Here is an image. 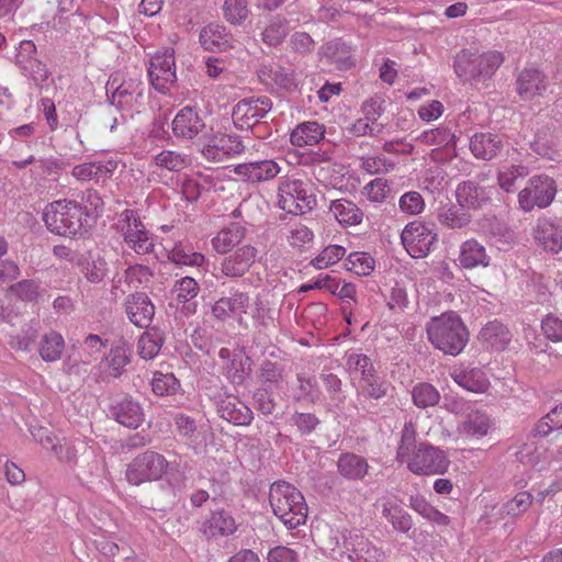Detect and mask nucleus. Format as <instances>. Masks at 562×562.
<instances>
[{
  "instance_id": "f257e3e1",
  "label": "nucleus",
  "mask_w": 562,
  "mask_h": 562,
  "mask_svg": "<svg viewBox=\"0 0 562 562\" xmlns=\"http://www.w3.org/2000/svg\"><path fill=\"white\" fill-rule=\"evenodd\" d=\"M396 461L406 464L416 475H437L448 471L450 461L442 449L428 442L416 441V430L412 423L405 424L396 449Z\"/></svg>"
},
{
  "instance_id": "f03ea898",
  "label": "nucleus",
  "mask_w": 562,
  "mask_h": 562,
  "mask_svg": "<svg viewBox=\"0 0 562 562\" xmlns=\"http://www.w3.org/2000/svg\"><path fill=\"white\" fill-rule=\"evenodd\" d=\"M537 442L525 445L517 452L522 464L538 467L562 459V404L541 418L535 428Z\"/></svg>"
},
{
  "instance_id": "7ed1b4c3",
  "label": "nucleus",
  "mask_w": 562,
  "mask_h": 562,
  "mask_svg": "<svg viewBox=\"0 0 562 562\" xmlns=\"http://www.w3.org/2000/svg\"><path fill=\"white\" fill-rule=\"evenodd\" d=\"M426 330L432 347L447 355L458 356L467 346L468 330L456 312L431 317Z\"/></svg>"
},
{
  "instance_id": "20e7f679",
  "label": "nucleus",
  "mask_w": 562,
  "mask_h": 562,
  "mask_svg": "<svg viewBox=\"0 0 562 562\" xmlns=\"http://www.w3.org/2000/svg\"><path fill=\"white\" fill-rule=\"evenodd\" d=\"M269 503L276 517L289 529L305 524L307 505L302 493L285 481L274 482L270 486Z\"/></svg>"
},
{
  "instance_id": "39448f33",
  "label": "nucleus",
  "mask_w": 562,
  "mask_h": 562,
  "mask_svg": "<svg viewBox=\"0 0 562 562\" xmlns=\"http://www.w3.org/2000/svg\"><path fill=\"white\" fill-rule=\"evenodd\" d=\"M504 63V56L498 50L480 53L476 48H462L454 55V75L459 78L471 80H484L495 75Z\"/></svg>"
},
{
  "instance_id": "423d86ee",
  "label": "nucleus",
  "mask_w": 562,
  "mask_h": 562,
  "mask_svg": "<svg viewBox=\"0 0 562 562\" xmlns=\"http://www.w3.org/2000/svg\"><path fill=\"white\" fill-rule=\"evenodd\" d=\"M85 211L76 201L56 200L44 211L47 228L59 236L74 237L83 229Z\"/></svg>"
},
{
  "instance_id": "0eeeda50",
  "label": "nucleus",
  "mask_w": 562,
  "mask_h": 562,
  "mask_svg": "<svg viewBox=\"0 0 562 562\" xmlns=\"http://www.w3.org/2000/svg\"><path fill=\"white\" fill-rule=\"evenodd\" d=\"M125 246L137 255H148L155 249V236L146 229L139 214L134 210H124L114 224Z\"/></svg>"
},
{
  "instance_id": "6e6552de",
  "label": "nucleus",
  "mask_w": 562,
  "mask_h": 562,
  "mask_svg": "<svg viewBox=\"0 0 562 562\" xmlns=\"http://www.w3.org/2000/svg\"><path fill=\"white\" fill-rule=\"evenodd\" d=\"M105 88L110 104L122 113H133L143 103L144 83L138 77L112 75Z\"/></svg>"
},
{
  "instance_id": "1a4fd4ad",
  "label": "nucleus",
  "mask_w": 562,
  "mask_h": 562,
  "mask_svg": "<svg viewBox=\"0 0 562 562\" xmlns=\"http://www.w3.org/2000/svg\"><path fill=\"white\" fill-rule=\"evenodd\" d=\"M278 203L288 214H306L316 206V198L308 192L303 180L284 177L280 179Z\"/></svg>"
},
{
  "instance_id": "9d476101",
  "label": "nucleus",
  "mask_w": 562,
  "mask_h": 562,
  "mask_svg": "<svg viewBox=\"0 0 562 562\" xmlns=\"http://www.w3.org/2000/svg\"><path fill=\"white\" fill-rule=\"evenodd\" d=\"M260 251L250 245L239 246L224 257L215 268L214 278L222 284L227 280H244L251 272Z\"/></svg>"
},
{
  "instance_id": "9b49d317",
  "label": "nucleus",
  "mask_w": 562,
  "mask_h": 562,
  "mask_svg": "<svg viewBox=\"0 0 562 562\" xmlns=\"http://www.w3.org/2000/svg\"><path fill=\"white\" fill-rule=\"evenodd\" d=\"M557 195L555 180L549 176H535L518 192L517 202L520 211L532 212L551 205Z\"/></svg>"
},
{
  "instance_id": "f8f14e48",
  "label": "nucleus",
  "mask_w": 562,
  "mask_h": 562,
  "mask_svg": "<svg viewBox=\"0 0 562 562\" xmlns=\"http://www.w3.org/2000/svg\"><path fill=\"white\" fill-rule=\"evenodd\" d=\"M167 468L168 462L162 454L147 450L128 463L125 477L127 482L134 485H139L144 482H154L162 477Z\"/></svg>"
},
{
  "instance_id": "ddd939ff",
  "label": "nucleus",
  "mask_w": 562,
  "mask_h": 562,
  "mask_svg": "<svg viewBox=\"0 0 562 562\" xmlns=\"http://www.w3.org/2000/svg\"><path fill=\"white\" fill-rule=\"evenodd\" d=\"M147 74L154 88L159 93H169L177 80L173 48L158 50L151 59H149Z\"/></svg>"
},
{
  "instance_id": "4468645a",
  "label": "nucleus",
  "mask_w": 562,
  "mask_h": 562,
  "mask_svg": "<svg viewBox=\"0 0 562 562\" xmlns=\"http://www.w3.org/2000/svg\"><path fill=\"white\" fill-rule=\"evenodd\" d=\"M437 240L438 234L422 222H412L402 232L403 246L413 258H425Z\"/></svg>"
},
{
  "instance_id": "2eb2a0df",
  "label": "nucleus",
  "mask_w": 562,
  "mask_h": 562,
  "mask_svg": "<svg viewBox=\"0 0 562 562\" xmlns=\"http://www.w3.org/2000/svg\"><path fill=\"white\" fill-rule=\"evenodd\" d=\"M271 99L267 95L244 98L233 109L234 125L241 130H249L261 121L271 111Z\"/></svg>"
},
{
  "instance_id": "dca6fc26",
  "label": "nucleus",
  "mask_w": 562,
  "mask_h": 562,
  "mask_svg": "<svg viewBox=\"0 0 562 562\" xmlns=\"http://www.w3.org/2000/svg\"><path fill=\"white\" fill-rule=\"evenodd\" d=\"M245 150L239 136L215 133L201 147V155L209 161H225Z\"/></svg>"
},
{
  "instance_id": "f3484780",
  "label": "nucleus",
  "mask_w": 562,
  "mask_h": 562,
  "mask_svg": "<svg viewBox=\"0 0 562 562\" xmlns=\"http://www.w3.org/2000/svg\"><path fill=\"white\" fill-rule=\"evenodd\" d=\"M237 528L235 517L225 509L212 510L198 522V532L209 541L233 536Z\"/></svg>"
},
{
  "instance_id": "a211bd4d",
  "label": "nucleus",
  "mask_w": 562,
  "mask_h": 562,
  "mask_svg": "<svg viewBox=\"0 0 562 562\" xmlns=\"http://www.w3.org/2000/svg\"><path fill=\"white\" fill-rule=\"evenodd\" d=\"M538 247L553 255L562 252V226L553 218L540 216L532 228Z\"/></svg>"
},
{
  "instance_id": "6ab92c4d",
  "label": "nucleus",
  "mask_w": 562,
  "mask_h": 562,
  "mask_svg": "<svg viewBox=\"0 0 562 562\" xmlns=\"http://www.w3.org/2000/svg\"><path fill=\"white\" fill-rule=\"evenodd\" d=\"M340 553L346 554L351 562H376L379 550L358 531L341 533Z\"/></svg>"
},
{
  "instance_id": "aec40b11",
  "label": "nucleus",
  "mask_w": 562,
  "mask_h": 562,
  "mask_svg": "<svg viewBox=\"0 0 562 562\" xmlns=\"http://www.w3.org/2000/svg\"><path fill=\"white\" fill-rule=\"evenodd\" d=\"M550 89L549 78L537 68H524L516 78L517 94L524 100L547 94Z\"/></svg>"
},
{
  "instance_id": "412c9836",
  "label": "nucleus",
  "mask_w": 562,
  "mask_h": 562,
  "mask_svg": "<svg viewBox=\"0 0 562 562\" xmlns=\"http://www.w3.org/2000/svg\"><path fill=\"white\" fill-rule=\"evenodd\" d=\"M233 172L247 182L259 183L278 177L281 167L276 160H254L235 165Z\"/></svg>"
},
{
  "instance_id": "4be33fe9",
  "label": "nucleus",
  "mask_w": 562,
  "mask_h": 562,
  "mask_svg": "<svg viewBox=\"0 0 562 562\" xmlns=\"http://www.w3.org/2000/svg\"><path fill=\"white\" fill-rule=\"evenodd\" d=\"M449 375L453 382L471 393H485L490 386L485 372L477 367L454 366Z\"/></svg>"
},
{
  "instance_id": "5701e85b",
  "label": "nucleus",
  "mask_w": 562,
  "mask_h": 562,
  "mask_svg": "<svg viewBox=\"0 0 562 562\" xmlns=\"http://www.w3.org/2000/svg\"><path fill=\"white\" fill-rule=\"evenodd\" d=\"M457 203L460 207L469 211H480L490 201V192L487 188L479 186L476 182L468 180L458 184Z\"/></svg>"
},
{
  "instance_id": "b1692460",
  "label": "nucleus",
  "mask_w": 562,
  "mask_h": 562,
  "mask_svg": "<svg viewBox=\"0 0 562 562\" xmlns=\"http://www.w3.org/2000/svg\"><path fill=\"white\" fill-rule=\"evenodd\" d=\"M203 128L205 123L199 112L191 106L179 110L172 121V132L180 139H193Z\"/></svg>"
},
{
  "instance_id": "393cba45",
  "label": "nucleus",
  "mask_w": 562,
  "mask_h": 562,
  "mask_svg": "<svg viewBox=\"0 0 562 562\" xmlns=\"http://www.w3.org/2000/svg\"><path fill=\"white\" fill-rule=\"evenodd\" d=\"M249 295L240 290H233L231 295L222 296L212 306V315L225 321L231 316H240L247 313L249 307Z\"/></svg>"
},
{
  "instance_id": "a878e982",
  "label": "nucleus",
  "mask_w": 562,
  "mask_h": 562,
  "mask_svg": "<svg viewBox=\"0 0 562 562\" xmlns=\"http://www.w3.org/2000/svg\"><path fill=\"white\" fill-rule=\"evenodd\" d=\"M117 160H90L76 165L71 169V176L79 181L95 180L97 182L104 181L112 177L117 169Z\"/></svg>"
},
{
  "instance_id": "bb28decb",
  "label": "nucleus",
  "mask_w": 562,
  "mask_h": 562,
  "mask_svg": "<svg viewBox=\"0 0 562 562\" xmlns=\"http://www.w3.org/2000/svg\"><path fill=\"white\" fill-rule=\"evenodd\" d=\"M125 312L131 323L147 328L155 316V306L144 293L130 295L125 300Z\"/></svg>"
},
{
  "instance_id": "cd10ccee",
  "label": "nucleus",
  "mask_w": 562,
  "mask_h": 562,
  "mask_svg": "<svg viewBox=\"0 0 562 562\" xmlns=\"http://www.w3.org/2000/svg\"><path fill=\"white\" fill-rule=\"evenodd\" d=\"M259 78L266 86L284 91H295L300 85L297 74L282 66H263Z\"/></svg>"
},
{
  "instance_id": "c85d7f7f",
  "label": "nucleus",
  "mask_w": 562,
  "mask_h": 562,
  "mask_svg": "<svg viewBox=\"0 0 562 562\" xmlns=\"http://www.w3.org/2000/svg\"><path fill=\"white\" fill-rule=\"evenodd\" d=\"M233 35L223 24L210 23L200 30L199 43L210 52H223L233 46Z\"/></svg>"
},
{
  "instance_id": "c756f323",
  "label": "nucleus",
  "mask_w": 562,
  "mask_h": 562,
  "mask_svg": "<svg viewBox=\"0 0 562 562\" xmlns=\"http://www.w3.org/2000/svg\"><path fill=\"white\" fill-rule=\"evenodd\" d=\"M490 261L491 257L485 246L477 239L469 238L461 244L458 257V262L461 268L467 270L486 268Z\"/></svg>"
},
{
  "instance_id": "7c9ffc66",
  "label": "nucleus",
  "mask_w": 562,
  "mask_h": 562,
  "mask_svg": "<svg viewBox=\"0 0 562 562\" xmlns=\"http://www.w3.org/2000/svg\"><path fill=\"white\" fill-rule=\"evenodd\" d=\"M381 516L389 521L395 532L407 533L413 528V518L395 498H380Z\"/></svg>"
},
{
  "instance_id": "2f4dec72",
  "label": "nucleus",
  "mask_w": 562,
  "mask_h": 562,
  "mask_svg": "<svg viewBox=\"0 0 562 562\" xmlns=\"http://www.w3.org/2000/svg\"><path fill=\"white\" fill-rule=\"evenodd\" d=\"M217 413L236 426H247L252 420L250 408L233 395H226L217 402Z\"/></svg>"
},
{
  "instance_id": "473e14b6",
  "label": "nucleus",
  "mask_w": 562,
  "mask_h": 562,
  "mask_svg": "<svg viewBox=\"0 0 562 562\" xmlns=\"http://www.w3.org/2000/svg\"><path fill=\"white\" fill-rule=\"evenodd\" d=\"M111 415L124 427L137 429L144 422L140 404L131 397H124L111 408Z\"/></svg>"
},
{
  "instance_id": "72a5a7b5",
  "label": "nucleus",
  "mask_w": 562,
  "mask_h": 562,
  "mask_svg": "<svg viewBox=\"0 0 562 562\" xmlns=\"http://www.w3.org/2000/svg\"><path fill=\"white\" fill-rule=\"evenodd\" d=\"M469 146L474 157L488 161L497 156L502 147V139L496 134L481 132L472 135Z\"/></svg>"
},
{
  "instance_id": "f704fd0d",
  "label": "nucleus",
  "mask_w": 562,
  "mask_h": 562,
  "mask_svg": "<svg viewBox=\"0 0 562 562\" xmlns=\"http://www.w3.org/2000/svg\"><path fill=\"white\" fill-rule=\"evenodd\" d=\"M368 461L353 452L341 453L337 461L338 473L347 481H361L369 473Z\"/></svg>"
},
{
  "instance_id": "c9c22d12",
  "label": "nucleus",
  "mask_w": 562,
  "mask_h": 562,
  "mask_svg": "<svg viewBox=\"0 0 562 562\" xmlns=\"http://www.w3.org/2000/svg\"><path fill=\"white\" fill-rule=\"evenodd\" d=\"M218 357L227 360L225 364V374L233 383L240 384L250 371V359L241 353L231 355L228 348L218 350Z\"/></svg>"
},
{
  "instance_id": "e433bc0d",
  "label": "nucleus",
  "mask_w": 562,
  "mask_h": 562,
  "mask_svg": "<svg viewBox=\"0 0 562 562\" xmlns=\"http://www.w3.org/2000/svg\"><path fill=\"white\" fill-rule=\"evenodd\" d=\"M323 125L315 121L303 122L291 131L290 143L292 146H315L324 137Z\"/></svg>"
},
{
  "instance_id": "4c0bfd02",
  "label": "nucleus",
  "mask_w": 562,
  "mask_h": 562,
  "mask_svg": "<svg viewBox=\"0 0 562 562\" xmlns=\"http://www.w3.org/2000/svg\"><path fill=\"white\" fill-rule=\"evenodd\" d=\"M329 212L344 227L357 226L362 222L363 213L348 199H337L329 204Z\"/></svg>"
},
{
  "instance_id": "58836bf2",
  "label": "nucleus",
  "mask_w": 562,
  "mask_h": 562,
  "mask_svg": "<svg viewBox=\"0 0 562 562\" xmlns=\"http://www.w3.org/2000/svg\"><path fill=\"white\" fill-rule=\"evenodd\" d=\"M327 292L342 300L341 313L345 319L350 324L352 315L350 302H357L356 284L345 279L334 277Z\"/></svg>"
},
{
  "instance_id": "ea45409f",
  "label": "nucleus",
  "mask_w": 562,
  "mask_h": 562,
  "mask_svg": "<svg viewBox=\"0 0 562 562\" xmlns=\"http://www.w3.org/2000/svg\"><path fill=\"white\" fill-rule=\"evenodd\" d=\"M408 502L411 509L430 524L439 527H446L450 524L449 516H446L438 508H435L423 495H411Z\"/></svg>"
},
{
  "instance_id": "a19ab883",
  "label": "nucleus",
  "mask_w": 562,
  "mask_h": 562,
  "mask_svg": "<svg viewBox=\"0 0 562 562\" xmlns=\"http://www.w3.org/2000/svg\"><path fill=\"white\" fill-rule=\"evenodd\" d=\"M245 238V228L240 225L233 223L229 226L221 229L212 239V246L217 254L232 252V249Z\"/></svg>"
},
{
  "instance_id": "79ce46f5",
  "label": "nucleus",
  "mask_w": 562,
  "mask_h": 562,
  "mask_svg": "<svg viewBox=\"0 0 562 562\" xmlns=\"http://www.w3.org/2000/svg\"><path fill=\"white\" fill-rule=\"evenodd\" d=\"M493 428V419L482 411L470 412L461 423L459 430L461 434L482 438Z\"/></svg>"
},
{
  "instance_id": "37998d69",
  "label": "nucleus",
  "mask_w": 562,
  "mask_h": 562,
  "mask_svg": "<svg viewBox=\"0 0 562 562\" xmlns=\"http://www.w3.org/2000/svg\"><path fill=\"white\" fill-rule=\"evenodd\" d=\"M479 338L487 348L502 350L510 342L512 334L503 324L492 322L481 329Z\"/></svg>"
},
{
  "instance_id": "c03bdc74",
  "label": "nucleus",
  "mask_w": 562,
  "mask_h": 562,
  "mask_svg": "<svg viewBox=\"0 0 562 562\" xmlns=\"http://www.w3.org/2000/svg\"><path fill=\"white\" fill-rule=\"evenodd\" d=\"M151 164L156 167L178 173L191 165L188 154L179 150L164 149L153 157Z\"/></svg>"
},
{
  "instance_id": "a18cd8bd",
  "label": "nucleus",
  "mask_w": 562,
  "mask_h": 562,
  "mask_svg": "<svg viewBox=\"0 0 562 562\" xmlns=\"http://www.w3.org/2000/svg\"><path fill=\"white\" fill-rule=\"evenodd\" d=\"M529 173V168L524 165H504L498 169L497 183L505 193H514L517 191L518 181L528 177Z\"/></svg>"
},
{
  "instance_id": "49530a36",
  "label": "nucleus",
  "mask_w": 562,
  "mask_h": 562,
  "mask_svg": "<svg viewBox=\"0 0 562 562\" xmlns=\"http://www.w3.org/2000/svg\"><path fill=\"white\" fill-rule=\"evenodd\" d=\"M356 387L359 397L379 400L387 395L389 383L374 371L366 378H360Z\"/></svg>"
},
{
  "instance_id": "de8ad7c7",
  "label": "nucleus",
  "mask_w": 562,
  "mask_h": 562,
  "mask_svg": "<svg viewBox=\"0 0 562 562\" xmlns=\"http://www.w3.org/2000/svg\"><path fill=\"white\" fill-rule=\"evenodd\" d=\"M437 221L448 229H462L470 224L471 215L459 205H446L437 211Z\"/></svg>"
},
{
  "instance_id": "09e8293b",
  "label": "nucleus",
  "mask_w": 562,
  "mask_h": 562,
  "mask_svg": "<svg viewBox=\"0 0 562 562\" xmlns=\"http://www.w3.org/2000/svg\"><path fill=\"white\" fill-rule=\"evenodd\" d=\"M65 339L61 334L50 330L42 337L38 352L45 362H56L63 356Z\"/></svg>"
},
{
  "instance_id": "8fccbe9b",
  "label": "nucleus",
  "mask_w": 562,
  "mask_h": 562,
  "mask_svg": "<svg viewBox=\"0 0 562 562\" xmlns=\"http://www.w3.org/2000/svg\"><path fill=\"white\" fill-rule=\"evenodd\" d=\"M288 35V21L280 15L271 16L267 25L261 31V41L263 44L274 47L282 44Z\"/></svg>"
},
{
  "instance_id": "3c124183",
  "label": "nucleus",
  "mask_w": 562,
  "mask_h": 562,
  "mask_svg": "<svg viewBox=\"0 0 562 562\" xmlns=\"http://www.w3.org/2000/svg\"><path fill=\"white\" fill-rule=\"evenodd\" d=\"M345 361H347V371H349L352 379L357 381L360 378H366L375 371L371 359L363 353L356 351L347 352V356H345Z\"/></svg>"
},
{
  "instance_id": "603ef678",
  "label": "nucleus",
  "mask_w": 562,
  "mask_h": 562,
  "mask_svg": "<svg viewBox=\"0 0 562 562\" xmlns=\"http://www.w3.org/2000/svg\"><path fill=\"white\" fill-rule=\"evenodd\" d=\"M222 13L231 25L239 26L250 14L249 2L248 0H225L222 4Z\"/></svg>"
},
{
  "instance_id": "864d4df0",
  "label": "nucleus",
  "mask_w": 562,
  "mask_h": 562,
  "mask_svg": "<svg viewBox=\"0 0 562 562\" xmlns=\"http://www.w3.org/2000/svg\"><path fill=\"white\" fill-rule=\"evenodd\" d=\"M441 396L436 387L428 382H420L413 386L412 400L416 407L428 408L435 406Z\"/></svg>"
},
{
  "instance_id": "5fc2aeb1",
  "label": "nucleus",
  "mask_w": 562,
  "mask_h": 562,
  "mask_svg": "<svg viewBox=\"0 0 562 562\" xmlns=\"http://www.w3.org/2000/svg\"><path fill=\"white\" fill-rule=\"evenodd\" d=\"M373 257L364 251H355L347 256L345 268L359 277H368L374 270Z\"/></svg>"
},
{
  "instance_id": "6e6d98bb",
  "label": "nucleus",
  "mask_w": 562,
  "mask_h": 562,
  "mask_svg": "<svg viewBox=\"0 0 562 562\" xmlns=\"http://www.w3.org/2000/svg\"><path fill=\"white\" fill-rule=\"evenodd\" d=\"M323 53L339 68H348L352 65L350 46L340 40H334L324 45Z\"/></svg>"
},
{
  "instance_id": "4d7b16f0",
  "label": "nucleus",
  "mask_w": 562,
  "mask_h": 562,
  "mask_svg": "<svg viewBox=\"0 0 562 562\" xmlns=\"http://www.w3.org/2000/svg\"><path fill=\"white\" fill-rule=\"evenodd\" d=\"M169 258L179 266H201L205 262L204 255L193 251L191 247L184 246L181 243L176 244L170 249Z\"/></svg>"
},
{
  "instance_id": "13d9d810",
  "label": "nucleus",
  "mask_w": 562,
  "mask_h": 562,
  "mask_svg": "<svg viewBox=\"0 0 562 562\" xmlns=\"http://www.w3.org/2000/svg\"><path fill=\"white\" fill-rule=\"evenodd\" d=\"M419 140L427 146L445 148L456 146V135L447 127L424 131L419 136Z\"/></svg>"
},
{
  "instance_id": "bf43d9fd",
  "label": "nucleus",
  "mask_w": 562,
  "mask_h": 562,
  "mask_svg": "<svg viewBox=\"0 0 562 562\" xmlns=\"http://www.w3.org/2000/svg\"><path fill=\"white\" fill-rule=\"evenodd\" d=\"M346 249L344 246L328 245L325 246L321 252L310 261L314 268L323 270L329 266L337 265L345 256Z\"/></svg>"
},
{
  "instance_id": "052dcab7",
  "label": "nucleus",
  "mask_w": 562,
  "mask_h": 562,
  "mask_svg": "<svg viewBox=\"0 0 562 562\" xmlns=\"http://www.w3.org/2000/svg\"><path fill=\"white\" fill-rule=\"evenodd\" d=\"M151 387L157 396H169L176 394L180 387V382L173 373L156 371L151 380Z\"/></svg>"
},
{
  "instance_id": "680f3d73",
  "label": "nucleus",
  "mask_w": 562,
  "mask_h": 562,
  "mask_svg": "<svg viewBox=\"0 0 562 562\" xmlns=\"http://www.w3.org/2000/svg\"><path fill=\"white\" fill-rule=\"evenodd\" d=\"M10 295L24 302H35L40 297V286L35 280L24 279L9 289Z\"/></svg>"
},
{
  "instance_id": "e2e57ef3",
  "label": "nucleus",
  "mask_w": 562,
  "mask_h": 562,
  "mask_svg": "<svg viewBox=\"0 0 562 562\" xmlns=\"http://www.w3.org/2000/svg\"><path fill=\"white\" fill-rule=\"evenodd\" d=\"M105 360L109 367V374L119 378L122 375L124 367L130 362V353L122 346L111 347Z\"/></svg>"
},
{
  "instance_id": "0e129e2a",
  "label": "nucleus",
  "mask_w": 562,
  "mask_h": 562,
  "mask_svg": "<svg viewBox=\"0 0 562 562\" xmlns=\"http://www.w3.org/2000/svg\"><path fill=\"white\" fill-rule=\"evenodd\" d=\"M426 207L424 196L416 192L409 191L398 198V210L408 215L423 214Z\"/></svg>"
},
{
  "instance_id": "69168bd1",
  "label": "nucleus",
  "mask_w": 562,
  "mask_h": 562,
  "mask_svg": "<svg viewBox=\"0 0 562 562\" xmlns=\"http://www.w3.org/2000/svg\"><path fill=\"white\" fill-rule=\"evenodd\" d=\"M363 195H366L371 202L381 203L386 200L391 193V188L387 179L374 178L367 183L362 189Z\"/></svg>"
},
{
  "instance_id": "338daca9",
  "label": "nucleus",
  "mask_w": 562,
  "mask_h": 562,
  "mask_svg": "<svg viewBox=\"0 0 562 562\" xmlns=\"http://www.w3.org/2000/svg\"><path fill=\"white\" fill-rule=\"evenodd\" d=\"M532 504V496L528 492H520L503 504V513L509 517H519L527 513Z\"/></svg>"
},
{
  "instance_id": "774afa93",
  "label": "nucleus",
  "mask_w": 562,
  "mask_h": 562,
  "mask_svg": "<svg viewBox=\"0 0 562 562\" xmlns=\"http://www.w3.org/2000/svg\"><path fill=\"white\" fill-rule=\"evenodd\" d=\"M82 273L90 282L99 283L104 280L108 273V263L101 257H90L83 262Z\"/></svg>"
}]
</instances>
